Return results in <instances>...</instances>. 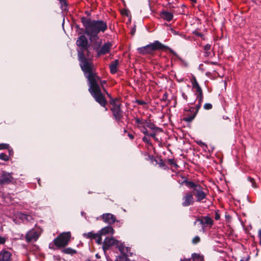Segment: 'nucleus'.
<instances>
[{"label": "nucleus", "mask_w": 261, "mask_h": 261, "mask_svg": "<svg viewBox=\"0 0 261 261\" xmlns=\"http://www.w3.org/2000/svg\"><path fill=\"white\" fill-rule=\"evenodd\" d=\"M80 67L87 79L89 85V92L92 97H97L101 95L96 82L99 80V76L96 72V68L92 60L86 58L85 53L82 51L77 54ZM97 98V97H96Z\"/></svg>", "instance_id": "f257e3e1"}, {"label": "nucleus", "mask_w": 261, "mask_h": 261, "mask_svg": "<svg viewBox=\"0 0 261 261\" xmlns=\"http://www.w3.org/2000/svg\"><path fill=\"white\" fill-rule=\"evenodd\" d=\"M81 22L85 28L84 33L91 41L98 38L99 33H104L108 29L107 22L102 20H94L83 17Z\"/></svg>", "instance_id": "f03ea898"}, {"label": "nucleus", "mask_w": 261, "mask_h": 261, "mask_svg": "<svg viewBox=\"0 0 261 261\" xmlns=\"http://www.w3.org/2000/svg\"><path fill=\"white\" fill-rule=\"evenodd\" d=\"M180 184L185 185L189 189L192 190L193 196L196 197L197 202H201L202 200L206 199V194L203 191L202 187L199 184H197L194 182L189 180L187 178L184 179L180 182Z\"/></svg>", "instance_id": "7ed1b4c3"}, {"label": "nucleus", "mask_w": 261, "mask_h": 261, "mask_svg": "<svg viewBox=\"0 0 261 261\" xmlns=\"http://www.w3.org/2000/svg\"><path fill=\"white\" fill-rule=\"evenodd\" d=\"M71 233L69 231L60 233L49 244V248L55 250L56 248H61L66 246L70 240Z\"/></svg>", "instance_id": "20e7f679"}, {"label": "nucleus", "mask_w": 261, "mask_h": 261, "mask_svg": "<svg viewBox=\"0 0 261 261\" xmlns=\"http://www.w3.org/2000/svg\"><path fill=\"white\" fill-rule=\"evenodd\" d=\"M113 246H115L121 253H124L125 251H127L128 250V247L124 246L122 243L118 240L112 237H106L102 244L103 251H106Z\"/></svg>", "instance_id": "39448f33"}, {"label": "nucleus", "mask_w": 261, "mask_h": 261, "mask_svg": "<svg viewBox=\"0 0 261 261\" xmlns=\"http://www.w3.org/2000/svg\"><path fill=\"white\" fill-rule=\"evenodd\" d=\"M148 45L149 46V49L151 54H153V53L155 50H165L167 49L169 50L170 53H171L173 56L175 57L178 56L177 54L172 49L167 46L163 44L159 41L156 40L153 43H151Z\"/></svg>", "instance_id": "423d86ee"}, {"label": "nucleus", "mask_w": 261, "mask_h": 261, "mask_svg": "<svg viewBox=\"0 0 261 261\" xmlns=\"http://www.w3.org/2000/svg\"><path fill=\"white\" fill-rule=\"evenodd\" d=\"M148 45L149 46V49L151 54H153V53L155 50H165L167 49L169 50L170 53H171L173 56L175 57L178 56L177 54L172 49L167 46L163 44L159 41L156 40L153 43H151Z\"/></svg>", "instance_id": "0eeeda50"}, {"label": "nucleus", "mask_w": 261, "mask_h": 261, "mask_svg": "<svg viewBox=\"0 0 261 261\" xmlns=\"http://www.w3.org/2000/svg\"><path fill=\"white\" fill-rule=\"evenodd\" d=\"M99 83H100L102 88H103V91H105L106 90L103 87L104 85L105 84H107V81L104 80V81H101V79L100 77H99V80H98L96 83H97V85L98 86V87L99 88V90L100 91V95H99V94H98V95H96L97 96H98L97 97L98 98H95L96 97H93L94 98V99H95V100L98 103L101 107H104L105 108V110L106 111H107L108 110V109L106 107L107 104V99H106V97L105 96V95L103 94V93H102L101 91V89H100V86L99 85Z\"/></svg>", "instance_id": "6e6552de"}, {"label": "nucleus", "mask_w": 261, "mask_h": 261, "mask_svg": "<svg viewBox=\"0 0 261 261\" xmlns=\"http://www.w3.org/2000/svg\"><path fill=\"white\" fill-rule=\"evenodd\" d=\"M76 44L80 47V49H77V54L81 51L85 53V50L87 49V47H89L88 39L84 35H82L77 38Z\"/></svg>", "instance_id": "1a4fd4ad"}, {"label": "nucleus", "mask_w": 261, "mask_h": 261, "mask_svg": "<svg viewBox=\"0 0 261 261\" xmlns=\"http://www.w3.org/2000/svg\"><path fill=\"white\" fill-rule=\"evenodd\" d=\"M13 179L12 173L5 171H2L0 173V185L10 184L12 182Z\"/></svg>", "instance_id": "9d476101"}, {"label": "nucleus", "mask_w": 261, "mask_h": 261, "mask_svg": "<svg viewBox=\"0 0 261 261\" xmlns=\"http://www.w3.org/2000/svg\"><path fill=\"white\" fill-rule=\"evenodd\" d=\"M110 110L112 113L113 117L115 120L118 123H119L123 116V113L121 109V106H115L114 107H111Z\"/></svg>", "instance_id": "9b49d317"}, {"label": "nucleus", "mask_w": 261, "mask_h": 261, "mask_svg": "<svg viewBox=\"0 0 261 261\" xmlns=\"http://www.w3.org/2000/svg\"><path fill=\"white\" fill-rule=\"evenodd\" d=\"M40 233L35 229L29 230L25 234V241L27 243L36 242L39 238Z\"/></svg>", "instance_id": "f8f14e48"}, {"label": "nucleus", "mask_w": 261, "mask_h": 261, "mask_svg": "<svg viewBox=\"0 0 261 261\" xmlns=\"http://www.w3.org/2000/svg\"><path fill=\"white\" fill-rule=\"evenodd\" d=\"M182 205L184 207H187L193 205L194 202V199L192 194V192L189 191L185 193V195L182 197Z\"/></svg>", "instance_id": "ddd939ff"}, {"label": "nucleus", "mask_w": 261, "mask_h": 261, "mask_svg": "<svg viewBox=\"0 0 261 261\" xmlns=\"http://www.w3.org/2000/svg\"><path fill=\"white\" fill-rule=\"evenodd\" d=\"M83 236L84 238L87 239L95 240L96 243L98 245L101 244L102 243L101 237H100V234H99L98 232L95 233L93 231H90L87 233H83Z\"/></svg>", "instance_id": "4468645a"}, {"label": "nucleus", "mask_w": 261, "mask_h": 261, "mask_svg": "<svg viewBox=\"0 0 261 261\" xmlns=\"http://www.w3.org/2000/svg\"><path fill=\"white\" fill-rule=\"evenodd\" d=\"M112 46V44L110 42L105 43L102 46H101L98 54L96 55L97 57H99L102 55H104L110 52L111 48Z\"/></svg>", "instance_id": "2eb2a0df"}, {"label": "nucleus", "mask_w": 261, "mask_h": 261, "mask_svg": "<svg viewBox=\"0 0 261 261\" xmlns=\"http://www.w3.org/2000/svg\"><path fill=\"white\" fill-rule=\"evenodd\" d=\"M101 219L106 223L112 224L116 221V217L111 213H105L100 216Z\"/></svg>", "instance_id": "dca6fc26"}, {"label": "nucleus", "mask_w": 261, "mask_h": 261, "mask_svg": "<svg viewBox=\"0 0 261 261\" xmlns=\"http://www.w3.org/2000/svg\"><path fill=\"white\" fill-rule=\"evenodd\" d=\"M11 253L6 250L0 252V261H11Z\"/></svg>", "instance_id": "f3484780"}, {"label": "nucleus", "mask_w": 261, "mask_h": 261, "mask_svg": "<svg viewBox=\"0 0 261 261\" xmlns=\"http://www.w3.org/2000/svg\"><path fill=\"white\" fill-rule=\"evenodd\" d=\"M114 232V230L113 227L111 226H108L102 228L98 232L100 234V237L102 235L106 234H113Z\"/></svg>", "instance_id": "a211bd4d"}, {"label": "nucleus", "mask_w": 261, "mask_h": 261, "mask_svg": "<svg viewBox=\"0 0 261 261\" xmlns=\"http://www.w3.org/2000/svg\"><path fill=\"white\" fill-rule=\"evenodd\" d=\"M160 16L164 20L170 21L173 19V15L172 13L167 11H162L160 13Z\"/></svg>", "instance_id": "6ab92c4d"}, {"label": "nucleus", "mask_w": 261, "mask_h": 261, "mask_svg": "<svg viewBox=\"0 0 261 261\" xmlns=\"http://www.w3.org/2000/svg\"><path fill=\"white\" fill-rule=\"evenodd\" d=\"M138 53L141 55H147V54H151L149 45H147L146 46L139 47L138 48Z\"/></svg>", "instance_id": "aec40b11"}, {"label": "nucleus", "mask_w": 261, "mask_h": 261, "mask_svg": "<svg viewBox=\"0 0 261 261\" xmlns=\"http://www.w3.org/2000/svg\"><path fill=\"white\" fill-rule=\"evenodd\" d=\"M119 64L118 60H115L110 65V69L111 73L115 74L117 72V66Z\"/></svg>", "instance_id": "412c9836"}, {"label": "nucleus", "mask_w": 261, "mask_h": 261, "mask_svg": "<svg viewBox=\"0 0 261 261\" xmlns=\"http://www.w3.org/2000/svg\"><path fill=\"white\" fill-rule=\"evenodd\" d=\"M188 261H204V258L202 255L194 253L192 254V257L188 259Z\"/></svg>", "instance_id": "4be33fe9"}, {"label": "nucleus", "mask_w": 261, "mask_h": 261, "mask_svg": "<svg viewBox=\"0 0 261 261\" xmlns=\"http://www.w3.org/2000/svg\"><path fill=\"white\" fill-rule=\"evenodd\" d=\"M203 222H204V227L205 228L208 226L210 227H211L213 225V220L212 219V218L208 216H202Z\"/></svg>", "instance_id": "5701e85b"}, {"label": "nucleus", "mask_w": 261, "mask_h": 261, "mask_svg": "<svg viewBox=\"0 0 261 261\" xmlns=\"http://www.w3.org/2000/svg\"><path fill=\"white\" fill-rule=\"evenodd\" d=\"M196 90V92L195 94L197 95V99L198 101L202 102L203 99V95L201 88H197Z\"/></svg>", "instance_id": "b1692460"}, {"label": "nucleus", "mask_w": 261, "mask_h": 261, "mask_svg": "<svg viewBox=\"0 0 261 261\" xmlns=\"http://www.w3.org/2000/svg\"><path fill=\"white\" fill-rule=\"evenodd\" d=\"M145 125L146 127H148L152 130H161L159 127H156L153 123L151 122L150 120H149L148 121L146 120V122H145Z\"/></svg>", "instance_id": "393cba45"}, {"label": "nucleus", "mask_w": 261, "mask_h": 261, "mask_svg": "<svg viewBox=\"0 0 261 261\" xmlns=\"http://www.w3.org/2000/svg\"><path fill=\"white\" fill-rule=\"evenodd\" d=\"M61 252L64 254L73 255L77 253L76 250L72 249L71 248H64L61 250Z\"/></svg>", "instance_id": "a878e982"}, {"label": "nucleus", "mask_w": 261, "mask_h": 261, "mask_svg": "<svg viewBox=\"0 0 261 261\" xmlns=\"http://www.w3.org/2000/svg\"><path fill=\"white\" fill-rule=\"evenodd\" d=\"M101 41H95L93 43V48L94 50L96 51L97 54H98V53L99 52V50L100 49V47L101 46Z\"/></svg>", "instance_id": "bb28decb"}, {"label": "nucleus", "mask_w": 261, "mask_h": 261, "mask_svg": "<svg viewBox=\"0 0 261 261\" xmlns=\"http://www.w3.org/2000/svg\"><path fill=\"white\" fill-rule=\"evenodd\" d=\"M196 115H197L196 112H194L192 115H189V116L185 117L183 119V120L186 122H191L195 118Z\"/></svg>", "instance_id": "cd10ccee"}, {"label": "nucleus", "mask_w": 261, "mask_h": 261, "mask_svg": "<svg viewBox=\"0 0 261 261\" xmlns=\"http://www.w3.org/2000/svg\"><path fill=\"white\" fill-rule=\"evenodd\" d=\"M192 85L193 88L195 89L200 88V86L198 84L197 80L195 76H193L191 80Z\"/></svg>", "instance_id": "c85d7f7f"}, {"label": "nucleus", "mask_w": 261, "mask_h": 261, "mask_svg": "<svg viewBox=\"0 0 261 261\" xmlns=\"http://www.w3.org/2000/svg\"><path fill=\"white\" fill-rule=\"evenodd\" d=\"M198 222L199 224H200L202 226V231H204L205 227H204V222L202 217H201V218H198L196 220V221L194 222V224L196 225V223Z\"/></svg>", "instance_id": "c756f323"}, {"label": "nucleus", "mask_w": 261, "mask_h": 261, "mask_svg": "<svg viewBox=\"0 0 261 261\" xmlns=\"http://www.w3.org/2000/svg\"><path fill=\"white\" fill-rule=\"evenodd\" d=\"M0 159L4 161H8L10 160V157L5 153H0Z\"/></svg>", "instance_id": "7c9ffc66"}, {"label": "nucleus", "mask_w": 261, "mask_h": 261, "mask_svg": "<svg viewBox=\"0 0 261 261\" xmlns=\"http://www.w3.org/2000/svg\"><path fill=\"white\" fill-rule=\"evenodd\" d=\"M85 54L87 59L92 60L93 56L91 55L90 50H89V47H87V49H85Z\"/></svg>", "instance_id": "2f4dec72"}, {"label": "nucleus", "mask_w": 261, "mask_h": 261, "mask_svg": "<svg viewBox=\"0 0 261 261\" xmlns=\"http://www.w3.org/2000/svg\"><path fill=\"white\" fill-rule=\"evenodd\" d=\"M135 121L138 124L145 125V122H146V120H144L143 119H140L139 118H135Z\"/></svg>", "instance_id": "473e14b6"}, {"label": "nucleus", "mask_w": 261, "mask_h": 261, "mask_svg": "<svg viewBox=\"0 0 261 261\" xmlns=\"http://www.w3.org/2000/svg\"><path fill=\"white\" fill-rule=\"evenodd\" d=\"M118 101V98H111L110 101V104L112 106V107H114L115 106H121V104H117V101Z\"/></svg>", "instance_id": "72a5a7b5"}, {"label": "nucleus", "mask_w": 261, "mask_h": 261, "mask_svg": "<svg viewBox=\"0 0 261 261\" xmlns=\"http://www.w3.org/2000/svg\"><path fill=\"white\" fill-rule=\"evenodd\" d=\"M167 162L169 164H170V165H173L174 167L176 168L178 167V166L175 163L173 159H168Z\"/></svg>", "instance_id": "f704fd0d"}, {"label": "nucleus", "mask_w": 261, "mask_h": 261, "mask_svg": "<svg viewBox=\"0 0 261 261\" xmlns=\"http://www.w3.org/2000/svg\"><path fill=\"white\" fill-rule=\"evenodd\" d=\"M248 180L251 183L252 186L253 188L257 187V185H256V183H255V180L254 179V178L249 176V177H248Z\"/></svg>", "instance_id": "c9c22d12"}, {"label": "nucleus", "mask_w": 261, "mask_h": 261, "mask_svg": "<svg viewBox=\"0 0 261 261\" xmlns=\"http://www.w3.org/2000/svg\"><path fill=\"white\" fill-rule=\"evenodd\" d=\"M158 164H159L160 167L166 169L167 168L166 165L164 163V161L162 159H160Z\"/></svg>", "instance_id": "e433bc0d"}, {"label": "nucleus", "mask_w": 261, "mask_h": 261, "mask_svg": "<svg viewBox=\"0 0 261 261\" xmlns=\"http://www.w3.org/2000/svg\"><path fill=\"white\" fill-rule=\"evenodd\" d=\"M148 158L150 160V161L152 164H153V165L158 164V163L159 162L156 159H155V158H154L153 156L149 155Z\"/></svg>", "instance_id": "4c0bfd02"}, {"label": "nucleus", "mask_w": 261, "mask_h": 261, "mask_svg": "<svg viewBox=\"0 0 261 261\" xmlns=\"http://www.w3.org/2000/svg\"><path fill=\"white\" fill-rule=\"evenodd\" d=\"M9 144L6 143L0 144V150L9 149Z\"/></svg>", "instance_id": "58836bf2"}, {"label": "nucleus", "mask_w": 261, "mask_h": 261, "mask_svg": "<svg viewBox=\"0 0 261 261\" xmlns=\"http://www.w3.org/2000/svg\"><path fill=\"white\" fill-rule=\"evenodd\" d=\"M200 241V238L198 236H196L193 239H192V243L194 244H196L197 243H198Z\"/></svg>", "instance_id": "ea45409f"}, {"label": "nucleus", "mask_w": 261, "mask_h": 261, "mask_svg": "<svg viewBox=\"0 0 261 261\" xmlns=\"http://www.w3.org/2000/svg\"><path fill=\"white\" fill-rule=\"evenodd\" d=\"M141 132L145 135L148 136L149 133L148 132V130L145 126V125L142 126V129H141Z\"/></svg>", "instance_id": "a19ab883"}, {"label": "nucleus", "mask_w": 261, "mask_h": 261, "mask_svg": "<svg viewBox=\"0 0 261 261\" xmlns=\"http://www.w3.org/2000/svg\"><path fill=\"white\" fill-rule=\"evenodd\" d=\"M203 108L205 110H211L212 108V105L210 103H206L204 105Z\"/></svg>", "instance_id": "79ce46f5"}, {"label": "nucleus", "mask_w": 261, "mask_h": 261, "mask_svg": "<svg viewBox=\"0 0 261 261\" xmlns=\"http://www.w3.org/2000/svg\"><path fill=\"white\" fill-rule=\"evenodd\" d=\"M121 13L122 15L128 16L129 15V12L128 10L124 9H123L121 10Z\"/></svg>", "instance_id": "37998d69"}, {"label": "nucleus", "mask_w": 261, "mask_h": 261, "mask_svg": "<svg viewBox=\"0 0 261 261\" xmlns=\"http://www.w3.org/2000/svg\"><path fill=\"white\" fill-rule=\"evenodd\" d=\"M202 102L198 101V103L196 105V110H195V111L194 112H196V114H197L199 109L200 108V107L201 106Z\"/></svg>", "instance_id": "c03bdc74"}, {"label": "nucleus", "mask_w": 261, "mask_h": 261, "mask_svg": "<svg viewBox=\"0 0 261 261\" xmlns=\"http://www.w3.org/2000/svg\"><path fill=\"white\" fill-rule=\"evenodd\" d=\"M211 45L210 44H206L203 46L204 51H208L211 49Z\"/></svg>", "instance_id": "a18cd8bd"}, {"label": "nucleus", "mask_w": 261, "mask_h": 261, "mask_svg": "<svg viewBox=\"0 0 261 261\" xmlns=\"http://www.w3.org/2000/svg\"><path fill=\"white\" fill-rule=\"evenodd\" d=\"M23 216L24 217L22 218L25 219L28 221H31L33 219L32 217L30 215H24Z\"/></svg>", "instance_id": "49530a36"}, {"label": "nucleus", "mask_w": 261, "mask_h": 261, "mask_svg": "<svg viewBox=\"0 0 261 261\" xmlns=\"http://www.w3.org/2000/svg\"><path fill=\"white\" fill-rule=\"evenodd\" d=\"M258 237L259 238V244L261 246V229L258 231Z\"/></svg>", "instance_id": "de8ad7c7"}, {"label": "nucleus", "mask_w": 261, "mask_h": 261, "mask_svg": "<svg viewBox=\"0 0 261 261\" xmlns=\"http://www.w3.org/2000/svg\"><path fill=\"white\" fill-rule=\"evenodd\" d=\"M142 140L145 142V143H147L148 144H150V139L149 138H148L147 137H144L143 138H142Z\"/></svg>", "instance_id": "09e8293b"}, {"label": "nucleus", "mask_w": 261, "mask_h": 261, "mask_svg": "<svg viewBox=\"0 0 261 261\" xmlns=\"http://www.w3.org/2000/svg\"><path fill=\"white\" fill-rule=\"evenodd\" d=\"M6 239L4 237L0 236V244H4L6 242Z\"/></svg>", "instance_id": "8fccbe9b"}, {"label": "nucleus", "mask_w": 261, "mask_h": 261, "mask_svg": "<svg viewBox=\"0 0 261 261\" xmlns=\"http://www.w3.org/2000/svg\"><path fill=\"white\" fill-rule=\"evenodd\" d=\"M194 34L195 35H196L197 36H199V37H202L203 36V35L202 33H200V32H198L197 31H194Z\"/></svg>", "instance_id": "3c124183"}, {"label": "nucleus", "mask_w": 261, "mask_h": 261, "mask_svg": "<svg viewBox=\"0 0 261 261\" xmlns=\"http://www.w3.org/2000/svg\"><path fill=\"white\" fill-rule=\"evenodd\" d=\"M8 150V153L9 157L10 158V156L13 155V150L12 148H10V147H9V149H7Z\"/></svg>", "instance_id": "603ef678"}, {"label": "nucleus", "mask_w": 261, "mask_h": 261, "mask_svg": "<svg viewBox=\"0 0 261 261\" xmlns=\"http://www.w3.org/2000/svg\"><path fill=\"white\" fill-rule=\"evenodd\" d=\"M204 56L205 57H209L211 55V51L210 50L208 51H204Z\"/></svg>", "instance_id": "864d4df0"}, {"label": "nucleus", "mask_w": 261, "mask_h": 261, "mask_svg": "<svg viewBox=\"0 0 261 261\" xmlns=\"http://www.w3.org/2000/svg\"><path fill=\"white\" fill-rule=\"evenodd\" d=\"M137 102L140 105H144L146 102L143 100H137Z\"/></svg>", "instance_id": "5fc2aeb1"}, {"label": "nucleus", "mask_w": 261, "mask_h": 261, "mask_svg": "<svg viewBox=\"0 0 261 261\" xmlns=\"http://www.w3.org/2000/svg\"><path fill=\"white\" fill-rule=\"evenodd\" d=\"M220 215L218 213H216L215 218L216 220H218L220 219Z\"/></svg>", "instance_id": "6e6d98bb"}, {"label": "nucleus", "mask_w": 261, "mask_h": 261, "mask_svg": "<svg viewBox=\"0 0 261 261\" xmlns=\"http://www.w3.org/2000/svg\"><path fill=\"white\" fill-rule=\"evenodd\" d=\"M156 136L155 133L153 132L152 133L149 134L148 136L151 137L153 138H155V137Z\"/></svg>", "instance_id": "4d7b16f0"}, {"label": "nucleus", "mask_w": 261, "mask_h": 261, "mask_svg": "<svg viewBox=\"0 0 261 261\" xmlns=\"http://www.w3.org/2000/svg\"><path fill=\"white\" fill-rule=\"evenodd\" d=\"M198 144L201 146H206V145L205 144V143H203V142H202L201 141H200V142H197Z\"/></svg>", "instance_id": "13d9d810"}, {"label": "nucleus", "mask_w": 261, "mask_h": 261, "mask_svg": "<svg viewBox=\"0 0 261 261\" xmlns=\"http://www.w3.org/2000/svg\"><path fill=\"white\" fill-rule=\"evenodd\" d=\"M182 97L186 100L188 99V96L185 93H182Z\"/></svg>", "instance_id": "bf43d9fd"}, {"label": "nucleus", "mask_w": 261, "mask_h": 261, "mask_svg": "<svg viewBox=\"0 0 261 261\" xmlns=\"http://www.w3.org/2000/svg\"><path fill=\"white\" fill-rule=\"evenodd\" d=\"M250 259V256H248L245 259L244 258H242L240 261H248Z\"/></svg>", "instance_id": "052dcab7"}, {"label": "nucleus", "mask_w": 261, "mask_h": 261, "mask_svg": "<svg viewBox=\"0 0 261 261\" xmlns=\"http://www.w3.org/2000/svg\"><path fill=\"white\" fill-rule=\"evenodd\" d=\"M128 137H129V138L130 139H132V140H133V139L134 138V135H133V134H129V133H128Z\"/></svg>", "instance_id": "680f3d73"}, {"label": "nucleus", "mask_w": 261, "mask_h": 261, "mask_svg": "<svg viewBox=\"0 0 261 261\" xmlns=\"http://www.w3.org/2000/svg\"><path fill=\"white\" fill-rule=\"evenodd\" d=\"M167 98V93H165L163 97V100H165Z\"/></svg>", "instance_id": "e2e57ef3"}, {"label": "nucleus", "mask_w": 261, "mask_h": 261, "mask_svg": "<svg viewBox=\"0 0 261 261\" xmlns=\"http://www.w3.org/2000/svg\"><path fill=\"white\" fill-rule=\"evenodd\" d=\"M135 31H136V29L135 28H134L133 29H132V30H131V34L133 35H134L135 33Z\"/></svg>", "instance_id": "0e129e2a"}, {"label": "nucleus", "mask_w": 261, "mask_h": 261, "mask_svg": "<svg viewBox=\"0 0 261 261\" xmlns=\"http://www.w3.org/2000/svg\"><path fill=\"white\" fill-rule=\"evenodd\" d=\"M194 110H195V108H194V107H191L190 109V111L191 112H194Z\"/></svg>", "instance_id": "69168bd1"}, {"label": "nucleus", "mask_w": 261, "mask_h": 261, "mask_svg": "<svg viewBox=\"0 0 261 261\" xmlns=\"http://www.w3.org/2000/svg\"><path fill=\"white\" fill-rule=\"evenodd\" d=\"M189 258H187L184 257L183 259H181L180 261H188Z\"/></svg>", "instance_id": "338daca9"}, {"label": "nucleus", "mask_w": 261, "mask_h": 261, "mask_svg": "<svg viewBox=\"0 0 261 261\" xmlns=\"http://www.w3.org/2000/svg\"><path fill=\"white\" fill-rule=\"evenodd\" d=\"M210 63L212 65H218V63L216 62H211Z\"/></svg>", "instance_id": "774afa93"}]
</instances>
